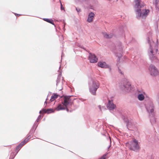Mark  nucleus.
<instances>
[{
    "label": "nucleus",
    "instance_id": "nucleus-5",
    "mask_svg": "<svg viewBox=\"0 0 159 159\" xmlns=\"http://www.w3.org/2000/svg\"><path fill=\"white\" fill-rule=\"evenodd\" d=\"M70 96H64L63 97V101L61 102V103L66 107V106L70 103Z\"/></svg>",
    "mask_w": 159,
    "mask_h": 159
},
{
    "label": "nucleus",
    "instance_id": "nucleus-23",
    "mask_svg": "<svg viewBox=\"0 0 159 159\" xmlns=\"http://www.w3.org/2000/svg\"><path fill=\"white\" fill-rule=\"evenodd\" d=\"M61 10H62L64 9L63 7L62 4H61Z\"/></svg>",
    "mask_w": 159,
    "mask_h": 159
},
{
    "label": "nucleus",
    "instance_id": "nucleus-1",
    "mask_svg": "<svg viewBox=\"0 0 159 159\" xmlns=\"http://www.w3.org/2000/svg\"><path fill=\"white\" fill-rule=\"evenodd\" d=\"M140 1L141 0H135L134 7L137 13L138 18L141 17L142 18H145L149 13V11L148 9H143L141 11L140 8L142 7L139 5Z\"/></svg>",
    "mask_w": 159,
    "mask_h": 159
},
{
    "label": "nucleus",
    "instance_id": "nucleus-8",
    "mask_svg": "<svg viewBox=\"0 0 159 159\" xmlns=\"http://www.w3.org/2000/svg\"><path fill=\"white\" fill-rule=\"evenodd\" d=\"M130 84L129 82L124 83L122 89L125 91L128 92L130 90Z\"/></svg>",
    "mask_w": 159,
    "mask_h": 159
},
{
    "label": "nucleus",
    "instance_id": "nucleus-10",
    "mask_svg": "<svg viewBox=\"0 0 159 159\" xmlns=\"http://www.w3.org/2000/svg\"><path fill=\"white\" fill-rule=\"evenodd\" d=\"M54 111V110H53L52 109H43V110L40 111L39 113L40 114L43 113H47L48 114L52 112H53Z\"/></svg>",
    "mask_w": 159,
    "mask_h": 159
},
{
    "label": "nucleus",
    "instance_id": "nucleus-20",
    "mask_svg": "<svg viewBox=\"0 0 159 159\" xmlns=\"http://www.w3.org/2000/svg\"><path fill=\"white\" fill-rule=\"evenodd\" d=\"M21 148L22 147L19 145L16 147V151L18 152Z\"/></svg>",
    "mask_w": 159,
    "mask_h": 159
},
{
    "label": "nucleus",
    "instance_id": "nucleus-21",
    "mask_svg": "<svg viewBox=\"0 0 159 159\" xmlns=\"http://www.w3.org/2000/svg\"><path fill=\"white\" fill-rule=\"evenodd\" d=\"M107 154H104L99 159H106L107 158Z\"/></svg>",
    "mask_w": 159,
    "mask_h": 159
},
{
    "label": "nucleus",
    "instance_id": "nucleus-19",
    "mask_svg": "<svg viewBox=\"0 0 159 159\" xmlns=\"http://www.w3.org/2000/svg\"><path fill=\"white\" fill-rule=\"evenodd\" d=\"M138 99L140 101H142L144 99V97L143 94H139L138 97Z\"/></svg>",
    "mask_w": 159,
    "mask_h": 159
},
{
    "label": "nucleus",
    "instance_id": "nucleus-16",
    "mask_svg": "<svg viewBox=\"0 0 159 159\" xmlns=\"http://www.w3.org/2000/svg\"><path fill=\"white\" fill-rule=\"evenodd\" d=\"M103 34L105 38L107 39L111 38L112 37V35L111 34H108L106 33H104Z\"/></svg>",
    "mask_w": 159,
    "mask_h": 159
},
{
    "label": "nucleus",
    "instance_id": "nucleus-26",
    "mask_svg": "<svg viewBox=\"0 0 159 159\" xmlns=\"http://www.w3.org/2000/svg\"><path fill=\"white\" fill-rule=\"evenodd\" d=\"M66 108V111H69V110L68 109V108H67V107H65V109Z\"/></svg>",
    "mask_w": 159,
    "mask_h": 159
},
{
    "label": "nucleus",
    "instance_id": "nucleus-29",
    "mask_svg": "<svg viewBox=\"0 0 159 159\" xmlns=\"http://www.w3.org/2000/svg\"><path fill=\"white\" fill-rule=\"evenodd\" d=\"M17 15H18V16H20V15H18V14H17Z\"/></svg>",
    "mask_w": 159,
    "mask_h": 159
},
{
    "label": "nucleus",
    "instance_id": "nucleus-15",
    "mask_svg": "<svg viewBox=\"0 0 159 159\" xmlns=\"http://www.w3.org/2000/svg\"><path fill=\"white\" fill-rule=\"evenodd\" d=\"M44 20L50 23L53 25H54V24L53 22V21L52 19L45 18L43 19Z\"/></svg>",
    "mask_w": 159,
    "mask_h": 159
},
{
    "label": "nucleus",
    "instance_id": "nucleus-9",
    "mask_svg": "<svg viewBox=\"0 0 159 159\" xmlns=\"http://www.w3.org/2000/svg\"><path fill=\"white\" fill-rule=\"evenodd\" d=\"M107 106L108 109L110 110H113L116 107V105L113 103L112 102L109 100L108 101V103Z\"/></svg>",
    "mask_w": 159,
    "mask_h": 159
},
{
    "label": "nucleus",
    "instance_id": "nucleus-6",
    "mask_svg": "<svg viewBox=\"0 0 159 159\" xmlns=\"http://www.w3.org/2000/svg\"><path fill=\"white\" fill-rule=\"evenodd\" d=\"M89 60L90 62L92 63H95L97 62L98 59L94 54L91 53H89Z\"/></svg>",
    "mask_w": 159,
    "mask_h": 159
},
{
    "label": "nucleus",
    "instance_id": "nucleus-12",
    "mask_svg": "<svg viewBox=\"0 0 159 159\" xmlns=\"http://www.w3.org/2000/svg\"><path fill=\"white\" fill-rule=\"evenodd\" d=\"M94 14L93 12L90 13L89 15V17L88 19V21L89 22H91L93 20L94 18Z\"/></svg>",
    "mask_w": 159,
    "mask_h": 159
},
{
    "label": "nucleus",
    "instance_id": "nucleus-3",
    "mask_svg": "<svg viewBox=\"0 0 159 159\" xmlns=\"http://www.w3.org/2000/svg\"><path fill=\"white\" fill-rule=\"evenodd\" d=\"M99 87V83L98 81H94L93 82L90 88V91L93 95H96V92Z\"/></svg>",
    "mask_w": 159,
    "mask_h": 159
},
{
    "label": "nucleus",
    "instance_id": "nucleus-13",
    "mask_svg": "<svg viewBox=\"0 0 159 159\" xmlns=\"http://www.w3.org/2000/svg\"><path fill=\"white\" fill-rule=\"evenodd\" d=\"M30 138L28 137L26 138L24 141L22 142L19 144L21 147L25 145L26 143H27L29 140Z\"/></svg>",
    "mask_w": 159,
    "mask_h": 159
},
{
    "label": "nucleus",
    "instance_id": "nucleus-27",
    "mask_svg": "<svg viewBox=\"0 0 159 159\" xmlns=\"http://www.w3.org/2000/svg\"><path fill=\"white\" fill-rule=\"evenodd\" d=\"M98 107H99V108L100 109V110L101 111V106H98Z\"/></svg>",
    "mask_w": 159,
    "mask_h": 159
},
{
    "label": "nucleus",
    "instance_id": "nucleus-28",
    "mask_svg": "<svg viewBox=\"0 0 159 159\" xmlns=\"http://www.w3.org/2000/svg\"><path fill=\"white\" fill-rule=\"evenodd\" d=\"M45 103L47 104V102L46 101H45Z\"/></svg>",
    "mask_w": 159,
    "mask_h": 159
},
{
    "label": "nucleus",
    "instance_id": "nucleus-25",
    "mask_svg": "<svg viewBox=\"0 0 159 159\" xmlns=\"http://www.w3.org/2000/svg\"><path fill=\"white\" fill-rule=\"evenodd\" d=\"M158 2V0H156L155 3H156V5H157V4Z\"/></svg>",
    "mask_w": 159,
    "mask_h": 159
},
{
    "label": "nucleus",
    "instance_id": "nucleus-7",
    "mask_svg": "<svg viewBox=\"0 0 159 159\" xmlns=\"http://www.w3.org/2000/svg\"><path fill=\"white\" fill-rule=\"evenodd\" d=\"M149 70L151 75L155 76L158 74V72L157 70L154 66L150 65L149 68Z\"/></svg>",
    "mask_w": 159,
    "mask_h": 159
},
{
    "label": "nucleus",
    "instance_id": "nucleus-4",
    "mask_svg": "<svg viewBox=\"0 0 159 159\" xmlns=\"http://www.w3.org/2000/svg\"><path fill=\"white\" fill-rule=\"evenodd\" d=\"M157 46L156 45L154 44L153 45L152 44V46L151 44L150 45V52L151 55H150V56L152 60L156 59V57L154 55H155V53L157 52Z\"/></svg>",
    "mask_w": 159,
    "mask_h": 159
},
{
    "label": "nucleus",
    "instance_id": "nucleus-14",
    "mask_svg": "<svg viewBox=\"0 0 159 159\" xmlns=\"http://www.w3.org/2000/svg\"><path fill=\"white\" fill-rule=\"evenodd\" d=\"M66 107L64 106L59 104L58 105L57 107L56 108V110L57 111H59L62 110H64L65 109Z\"/></svg>",
    "mask_w": 159,
    "mask_h": 159
},
{
    "label": "nucleus",
    "instance_id": "nucleus-17",
    "mask_svg": "<svg viewBox=\"0 0 159 159\" xmlns=\"http://www.w3.org/2000/svg\"><path fill=\"white\" fill-rule=\"evenodd\" d=\"M58 97V95L56 94H54V95L51 96L50 101L51 102L53 101L56 99Z\"/></svg>",
    "mask_w": 159,
    "mask_h": 159
},
{
    "label": "nucleus",
    "instance_id": "nucleus-2",
    "mask_svg": "<svg viewBox=\"0 0 159 159\" xmlns=\"http://www.w3.org/2000/svg\"><path fill=\"white\" fill-rule=\"evenodd\" d=\"M126 144H129V148L134 151H137L139 148L138 144V141L135 139H134L132 141Z\"/></svg>",
    "mask_w": 159,
    "mask_h": 159
},
{
    "label": "nucleus",
    "instance_id": "nucleus-18",
    "mask_svg": "<svg viewBox=\"0 0 159 159\" xmlns=\"http://www.w3.org/2000/svg\"><path fill=\"white\" fill-rule=\"evenodd\" d=\"M147 109L149 112L152 113L154 111L153 108L152 106H150V107L147 108Z\"/></svg>",
    "mask_w": 159,
    "mask_h": 159
},
{
    "label": "nucleus",
    "instance_id": "nucleus-22",
    "mask_svg": "<svg viewBox=\"0 0 159 159\" xmlns=\"http://www.w3.org/2000/svg\"><path fill=\"white\" fill-rule=\"evenodd\" d=\"M76 10L78 12H80V10L79 8H76Z\"/></svg>",
    "mask_w": 159,
    "mask_h": 159
},
{
    "label": "nucleus",
    "instance_id": "nucleus-24",
    "mask_svg": "<svg viewBox=\"0 0 159 159\" xmlns=\"http://www.w3.org/2000/svg\"><path fill=\"white\" fill-rule=\"evenodd\" d=\"M119 72L120 74H123V73H122L121 71V70H120V69L119 70Z\"/></svg>",
    "mask_w": 159,
    "mask_h": 159
},
{
    "label": "nucleus",
    "instance_id": "nucleus-11",
    "mask_svg": "<svg viewBox=\"0 0 159 159\" xmlns=\"http://www.w3.org/2000/svg\"><path fill=\"white\" fill-rule=\"evenodd\" d=\"M98 66L102 68H107L108 66L104 62H99L98 63Z\"/></svg>",
    "mask_w": 159,
    "mask_h": 159
}]
</instances>
